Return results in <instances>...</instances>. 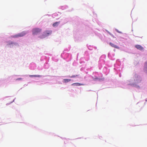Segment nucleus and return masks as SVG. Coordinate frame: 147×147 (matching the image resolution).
Listing matches in <instances>:
<instances>
[{
    "label": "nucleus",
    "instance_id": "ddd939ff",
    "mask_svg": "<svg viewBox=\"0 0 147 147\" xmlns=\"http://www.w3.org/2000/svg\"><path fill=\"white\" fill-rule=\"evenodd\" d=\"M145 65L147 66V61L145 63Z\"/></svg>",
    "mask_w": 147,
    "mask_h": 147
},
{
    "label": "nucleus",
    "instance_id": "39448f33",
    "mask_svg": "<svg viewBox=\"0 0 147 147\" xmlns=\"http://www.w3.org/2000/svg\"><path fill=\"white\" fill-rule=\"evenodd\" d=\"M109 45L112 47H114L115 48H117V49H119V47L117 46L114 45V44L110 42L109 43Z\"/></svg>",
    "mask_w": 147,
    "mask_h": 147
},
{
    "label": "nucleus",
    "instance_id": "7ed1b4c3",
    "mask_svg": "<svg viewBox=\"0 0 147 147\" xmlns=\"http://www.w3.org/2000/svg\"><path fill=\"white\" fill-rule=\"evenodd\" d=\"M26 34V33L25 32H22L18 34H16L13 36H12V37L14 38H16L19 37H22L24 36Z\"/></svg>",
    "mask_w": 147,
    "mask_h": 147
},
{
    "label": "nucleus",
    "instance_id": "2eb2a0df",
    "mask_svg": "<svg viewBox=\"0 0 147 147\" xmlns=\"http://www.w3.org/2000/svg\"><path fill=\"white\" fill-rule=\"evenodd\" d=\"M146 101H147V100H146Z\"/></svg>",
    "mask_w": 147,
    "mask_h": 147
},
{
    "label": "nucleus",
    "instance_id": "4468645a",
    "mask_svg": "<svg viewBox=\"0 0 147 147\" xmlns=\"http://www.w3.org/2000/svg\"><path fill=\"white\" fill-rule=\"evenodd\" d=\"M119 32V33H121V32Z\"/></svg>",
    "mask_w": 147,
    "mask_h": 147
},
{
    "label": "nucleus",
    "instance_id": "9b49d317",
    "mask_svg": "<svg viewBox=\"0 0 147 147\" xmlns=\"http://www.w3.org/2000/svg\"><path fill=\"white\" fill-rule=\"evenodd\" d=\"M22 80V78H17V79H16V81L20 80Z\"/></svg>",
    "mask_w": 147,
    "mask_h": 147
},
{
    "label": "nucleus",
    "instance_id": "20e7f679",
    "mask_svg": "<svg viewBox=\"0 0 147 147\" xmlns=\"http://www.w3.org/2000/svg\"><path fill=\"white\" fill-rule=\"evenodd\" d=\"M135 47L136 48L142 51L144 49V48L142 47L141 45H136L135 46Z\"/></svg>",
    "mask_w": 147,
    "mask_h": 147
},
{
    "label": "nucleus",
    "instance_id": "f03ea898",
    "mask_svg": "<svg viewBox=\"0 0 147 147\" xmlns=\"http://www.w3.org/2000/svg\"><path fill=\"white\" fill-rule=\"evenodd\" d=\"M52 31H46L43 33L42 36H40V38H43L45 37L48 36L51 34Z\"/></svg>",
    "mask_w": 147,
    "mask_h": 147
},
{
    "label": "nucleus",
    "instance_id": "423d86ee",
    "mask_svg": "<svg viewBox=\"0 0 147 147\" xmlns=\"http://www.w3.org/2000/svg\"><path fill=\"white\" fill-rule=\"evenodd\" d=\"M75 85V86H79L84 85V84L79 83H76L72 84V85Z\"/></svg>",
    "mask_w": 147,
    "mask_h": 147
},
{
    "label": "nucleus",
    "instance_id": "6e6552de",
    "mask_svg": "<svg viewBox=\"0 0 147 147\" xmlns=\"http://www.w3.org/2000/svg\"><path fill=\"white\" fill-rule=\"evenodd\" d=\"M59 23H60L59 22H55L53 24V27H54L57 26L58 25V24H59Z\"/></svg>",
    "mask_w": 147,
    "mask_h": 147
},
{
    "label": "nucleus",
    "instance_id": "1a4fd4ad",
    "mask_svg": "<svg viewBox=\"0 0 147 147\" xmlns=\"http://www.w3.org/2000/svg\"><path fill=\"white\" fill-rule=\"evenodd\" d=\"M30 77H40L41 76L40 75H30Z\"/></svg>",
    "mask_w": 147,
    "mask_h": 147
},
{
    "label": "nucleus",
    "instance_id": "0eeeda50",
    "mask_svg": "<svg viewBox=\"0 0 147 147\" xmlns=\"http://www.w3.org/2000/svg\"><path fill=\"white\" fill-rule=\"evenodd\" d=\"M71 81V79H64L63 80V82H64V83H65L67 82H70Z\"/></svg>",
    "mask_w": 147,
    "mask_h": 147
},
{
    "label": "nucleus",
    "instance_id": "f8f14e48",
    "mask_svg": "<svg viewBox=\"0 0 147 147\" xmlns=\"http://www.w3.org/2000/svg\"><path fill=\"white\" fill-rule=\"evenodd\" d=\"M11 44H15L13 43V42H11V43L9 44V45Z\"/></svg>",
    "mask_w": 147,
    "mask_h": 147
},
{
    "label": "nucleus",
    "instance_id": "9d476101",
    "mask_svg": "<svg viewBox=\"0 0 147 147\" xmlns=\"http://www.w3.org/2000/svg\"><path fill=\"white\" fill-rule=\"evenodd\" d=\"M78 76V75H73L71 76H70V77L71 78H75L76 77H77Z\"/></svg>",
    "mask_w": 147,
    "mask_h": 147
},
{
    "label": "nucleus",
    "instance_id": "f257e3e1",
    "mask_svg": "<svg viewBox=\"0 0 147 147\" xmlns=\"http://www.w3.org/2000/svg\"><path fill=\"white\" fill-rule=\"evenodd\" d=\"M42 29L38 28H35L33 29L32 30V34L33 35H37L40 32H41Z\"/></svg>",
    "mask_w": 147,
    "mask_h": 147
}]
</instances>
